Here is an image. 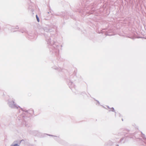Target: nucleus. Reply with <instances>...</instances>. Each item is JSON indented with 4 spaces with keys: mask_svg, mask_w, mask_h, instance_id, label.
I'll use <instances>...</instances> for the list:
<instances>
[{
    "mask_svg": "<svg viewBox=\"0 0 146 146\" xmlns=\"http://www.w3.org/2000/svg\"><path fill=\"white\" fill-rule=\"evenodd\" d=\"M36 18L37 19V21L39 22V18L38 17V16L37 15H36Z\"/></svg>",
    "mask_w": 146,
    "mask_h": 146,
    "instance_id": "1",
    "label": "nucleus"
},
{
    "mask_svg": "<svg viewBox=\"0 0 146 146\" xmlns=\"http://www.w3.org/2000/svg\"><path fill=\"white\" fill-rule=\"evenodd\" d=\"M13 146H19L17 144H15Z\"/></svg>",
    "mask_w": 146,
    "mask_h": 146,
    "instance_id": "2",
    "label": "nucleus"
}]
</instances>
